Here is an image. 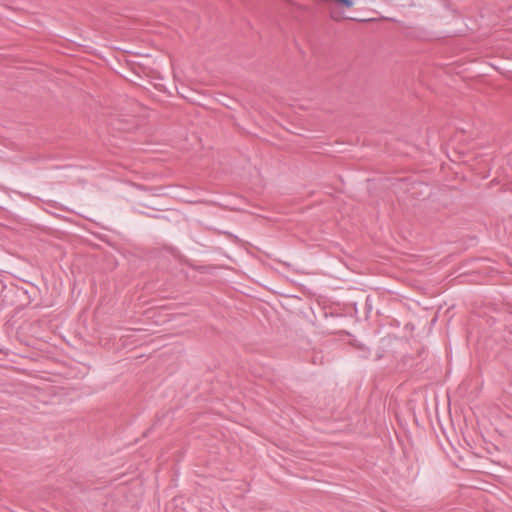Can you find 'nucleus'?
<instances>
[{
  "mask_svg": "<svg viewBox=\"0 0 512 512\" xmlns=\"http://www.w3.org/2000/svg\"><path fill=\"white\" fill-rule=\"evenodd\" d=\"M330 11V15L335 20L345 18L344 9H350L354 6L352 0H322Z\"/></svg>",
  "mask_w": 512,
  "mask_h": 512,
  "instance_id": "obj_1",
  "label": "nucleus"
}]
</instances>
